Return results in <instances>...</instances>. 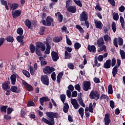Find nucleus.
Wrapping results in <instances>:
<instances>
[{"mask_svg":"<svg viewBox=\"0 0 125 125\" xmlns=\"http://www.w3.org/2000/svg\"><path fill=\"white\" fill-rule=\"evenodd\" d=\"M46 115L48 117V120L44 117L42 118V121L45 124L49 125H54L55 122H54V118L58 119L60 118V114L56 112H46Z\"/></svg>","mask_w":125,"mask_h":125,"instance_id":"nucleus-1","label":"nucleus"},{"mask_svg":"<svg viewBox=\"0 0 125 125\" xmlns=\"http://www.w3.org/2000/svg\"><path fill=\"white\" fill-rule=\"evenodd\" d=\"M89 97L90 99H95L97 101L100 97V94L97 91L93 90L90 93Z\"/></svg>","mask_w":125,"mask_h":125,"instance_id":"nucleus-2","label":"nucleus"},{"mask_svg":"<svg viewBox=\"0 0 125 125\" xmlns=\"http://www.w3.org/2000/svg\"><path fill=\"white\" fill-rule=\"evenodd\" d=\"M87 19H88V14H87V12L83 11L80 14V21L81 22H84V21H87Z\"/></svg>","mask_w":125,"mask_h":125,"instance_id":"nucleus-3","label":"nucleus"},{"mask_svg":"<svg viewBox=\"0 0 125 125\" xmlns=\"http://www.w3.org/2000/svg\"><path fill=\"white\" fill-rule=\"evenodd\" d=\"M42 22L44 26H51V23L53 22V20L50 17H47L46 21L45 20H42Z\"/></svg>","mask_w":125,"mask_h":125,"instance_id":"nucleus-4","label":"nucleus"},{"mask_svg":"<svg viewBox=\"0 0 125 125\" xmlns=\"http://www.w3.org/2000/svg\"><path fill=\"white\" fill-rule=\"evenodd\" d=\"M41 82L45 85L49 84V79L47 75H42L41 78Z\"/></svg>","mask_w":125,"mask_h":125,"instance_id":"nucleus-5","label":"nucleus"},{"mask_svg":"<svg viewBox=\"0 0 125 125\" xmlns=\"http://www.w3.org/2000/svg\"><path fill=\"white\" fill-rule=\"evenodd\" d=\"M54 68L47 66L43 69V72L44 74H46V75H48L47 74H51L52 72H54Z\"/></svg>","mask_w":125,"mask_h":125,"instance_id":"nucleus-6","label":"nucleus"},{"mask_svg":"<svg viewBox=\"0 0 125 125\" xmlns=\"http://www.w3.org/2000/svg\"><path fill=\"white\" fill-rule=\"evenodd\" d=\"M74 86L72 84H70L68 86V90H66V95L69 98H71L72 96V92L74 91Z\"/></svg>","mask_w":125,"mask_h":125,"instance_id":"nucleus-7","label":"nucleus"},{"mask_svg":"<svg viewBox=\"0 0 125 125\" xmlns=\"http://www.w3.org/2000/svg\"><path fill=\"white\" fill-rule=\"evenodd\" d=\"M103 56L102 55H99L97 58V56H96L95 57V61H94V63L95 66L97 67H99L100 66V63H98V62L97 61V59L98 61L100 62H102V61H103Z\"/></svg>","mask_w":125,"mask_h":125,"instance_id":"nucleus-8","label":"nucleus"},{"mask_svg":"<svg viewBox=\"0 0 125 125\" xmlns=\"http://www.w3.org/2000/svg\"><path fill=\"white\" fill-rule=\"evenodd\" d=\"M45 44L42 42H37L36 43V48L40 49L41 51H44L45 50Z\"/></svg>","mask_w":125,"mask_h":125,"instance_id":"nucleus-9","label":"nucleus"},{"mask_svg":"<svg viewBox=\"0 0 125 125\" xmlns=\"http://www.w3.org/2000/svg\"><path fill=\"white\" fill-rule=\"evenodd\" d=\"M83 88L85 91H87L88 89H90V82L88 81H84L83 82Z\"/></svg>","mask_w":125,"mask_h":125,"instance_id":"nucleus-10","label":"nucleus"},{"mask_svg":"<svg viewBox=\"0 0 125 125\" xmlns=\"http://www.w3.org/2000/svg\"><path fill=\"white\" fill-rule=\"evenodd\" d=\"M21 13H22V10H16L12 12V15L13 18H17V17H19L21 15Z\"/></svg>","mask_w":125,"mask_h":125,"instance_id":"nucleus-11","label":"nucleus"},{"mask_svg":"<svg viewBox=\"0 0 125 125\" xmlns=\"http://www.w3.org/2000/svg\"><path fill=\"white\" fill-rule=\"evenodd\" d=\"M71 102L72 105H73L74 108L75 109V110H78L79 108H80V104L78 103V102L77 101V100L71 99Z\"/></svg>","mask_w":125,"mask_h":125,"instance_id":"nucleus-12","label":"nucleus"},{"mask_svg":"<svg viewBox=\"0 0 125 125\" xmlns=\"http://www.w3.org/2000/svg\"><path fill=\"white\" fill-rule=\"evenodd\" d=\"M104 125H109L111 123V120H110V114H106L105 115L104 119Z\"/></svg>","mask_w":125,"mask_h":125,"instance_id":"nucleus-13","label":"nucleus"},{"mask_svg":"<svg viewBox=\"0 0 125 125\" xmlns=\"http://www.w3.org/2000/svg\"><path fill=\"white\" fill-rule=\"evenodd\" d=\"M22 83L25 85V86H26V89L28 90V91H33V90H34L33 86L29 84H28V83L25 82V81H22Z\"/></svg>","mask_w":125,"mask_h":125,"instance_id":"nucleus-14","label":"nucleus"},{"mask_svg":"<svg viewBox=\"0 0 125 125\" xmlns=\"http://www.w3.org/2000/svg\"><path fill=\"white\" fill-rule=\"evenodd\" d=\"M9 83H10L9 81H7L2 84V87L3 90H5V91H7V89H9L10 88V87L8 85Z\"/></svg>","mask_w":125,"mask_h":125,"instance_id":"nucleus-15","label":"nucleus"},{"mask_svg":"<svg viewBox=\"0 0 125 125\" xmlns=\"http://www.w3.org/2000/svg\"><path fill=\"white\" fill-rule=\"evenodd\" d=\"M51 56L53 61H57V60L59 59V56H58V54H57V53L55 51H52L51 52Z\"/></svg>","mask_w":125,"mask_h":125,"instance_id":"nucleus-16","label":"nucleus"},{"mask_svg":"<svg viewBox=\"0 0 125 125\" xmlns=\"http://www.w3.org/2000/svg\"><path fill=\"white\" fill-rule=\"evenodd\" d=\"M67 11L71 13L77 12V7L75 6H70L67 8Z\"/></svg>","mask_w":125,"mask_h":125,"instance_id":"nucleus-17","label":"nucleus"},{"mask_svg":"<svg viewBox=\"0 0 125 125\" xmlns=\"http://www.w3.org/2000/svg\"><path fill=\"white\" fill-rule=\"evenodd\" d=\"M8 5H10V8L12 9V10H14V9H17V8H18L19 7V4L16 3H14L13 4H11V3H8Z\"/></svg>","mask_w":125,"mask_h":125,"instance_id":"nucleus-18","label":"nucleus"},{"mask_svg":"<svg viewBox=\"0 0 125 125\" xmlns=\"http://www.w3.org/2000/svg\"><path fill=\"white\" fill-rule=\"evenodd\" d=\"M10 90L12 92H15V93H19V92H20V89L18 88L16 86H12Z\"/></svg>","mask_w":125,"mask_h":125,"instance_id":"nucleus-19","label":"nucleus"},{"mask_svg":"<svg viewBox=\"0 0 125 125\" xmlns=\"http://www.w3.org/2000/svg\"><path fill=\"white\" fill-rule=\"evenodd\" d=\"M95 24L96 28H97L98 29H102V26H103V24L101 21L95 20Z\"/></svg>","mask_w":125,"mask_h":125,"instance_id":"nucleus-20","label":"nucleus"},{"mask_svg":"<svg viewBox=\"0 0 125 125\" xmlns=\"http://www.w3.org/2000/svg\"><path fill=\"white\" fill-rule=\"evenodd\" d=\"M88 50L90 52H93V53H95L96 52V47L94 45H88L87 47Z\"/></svg>","mask_w":125,"mask_h":125,"instance_id":"nucleus-21","label":"nucleus"},{"mask_svg":"<svg viewBox=\"0 0 125 125\" xmlns=\"http://www.w3.org/2000/svg\"><path fill=\"white\" fill-rule=\"evenodd\" d=\"M104 67L105 69H109L111 67V60H106L105 63L104 64Z\"/></svg>","mask_w":125,"mask_h":125,"instance_id":"nucleus-22","label":"nucleus"},{"mask_svg":"<svg viewBox=\"0 0 125 125\" xmlns=\"http://www.w3.org/2000/svg\"><path fill=\"white\" fill-rule=\"evenodd\" d=\"M49 100H49V99H48V98H47L46 97H43L40 98V102L42 106H43V103L46 102L47 101H49Z\"/></svg>","mask_w":125,"mask_h":125,"instance_id":"nucleus-23","label":"nucleus"},{"mask_svg":"<svg viewBox=\"0 0 125 125\" xmlns=\"http://www.w3.org/2000/svg\"><path fill=\"white\" fill-rule=\"evenodd\" d=\"M12 84L14 85L16 83V74H13L10 77Z\"/></svg>","mask_w":125,"mask_h":125,"instance_id":"nucleus-24","label":"nucleus"},{"mask_svg":"<svg viewBox=\"0 0 125 125\" xmlns=\"http://www.w3.org/2000/svg\"><path fill=\"white\" fill-rule=\"evenodd\" d=\"M99 47H100V46H102L103 44H104V40H103V38H100L97 41V42Z\"/></svg>","mask_w":125,"mask_h":125,"instance_id":"nucleus-25","label":"nucleus"},{"mask_svg":"<svg viewBox=\"0 0 125 125\" xmlns=\"http://www.w3.org/2000/svg\"><path fill=\"white\" fill-rule=\"evenodd\" d=\"M45 44L46 45V49L45 51V54H49V53H50V49L51 48V47L48 43V42H46Z\"/></svg>","mask_w":125,"mask_h":125,"instance_id":"nucleus-26","label":"nucleus"},{"mask_svg":"<svg viewBox=\"0 0 125 125\" xmlns=\"http://www.w3.org/2000/svg\"><path fill=\"white\" fill-rule=\"evenodd\" d=\"M104 40L106 42H111L112 41L111 37L108 34H105L104 36Z\"/></svg>","mask_w":125,"mask_h":125,"instance_id":"nucleus-27","label":"nucleus"},{"mask_svg":"<svg viewBox=\"0 0 125 125\" xmlns=\"http://www.w3.org/2000/svg\"><path fill=\"white\" fill-rule=\"evenodd\" d=\"M55 16H56V17H58L59 22L60 23L63 21V16L61 14V13H60V12H58L57 13L55 14Z\"/></svg>","mask_w":125,"mask_h":125,"instance_id":"nucleus-28","label":"nucleus"},{"mask_svg":"<svg viewBox=\"0 0 125 125\" xmlns=\"http://www.w3.org/2000/svg\"><path fill=\"white\" fill-rule=\"evenodd\" d=\"M63 72H60L57 76V82L58 83H60V82L61 81V79H62V77H63Z\"/></svg>","mask_w":125,"mask_h":125,"instance_id":"nucleus-29","label":"nucleus"},{"mask_svg":"<svg viewBox=\"0 0 125 125\" xmlns=\"http://www.w3.org/2000/svg\"><path fill=\"white\" fill-rule=\"evenodd\" d=\"M79 114L81 115L82 119H83V115L84 114V110L83 107H81L78 110Z\"/></svg>","mask_w":125,"mask_h":125,"instance_id":"nucleus-30","label":"nucleus"},{"mask_svg":"<svg viewBox=\"0 0 125 125\" xmlns=\"http://www.w3.org/2000/svg\"><path fill=\"white\" fill-rule=\"evenodd\" d=\"M78 101L79 102V104H80L81 106L83 107V108H85V104L83 103V100L82 99V97H79L77 99Z\"/></svg>","mask_w":125,"mask_h":125,"instance_id":"nucleus-31","label":"nucleus"},{"mask_svg":"<svg viewBox=\"0 0 125 125\" xmlns=\"http://www.w3.org/2000/svg\"><path fill=\"white\" fill-rule=\"evenodd\" d=\"M118 67H117V65H115L114 66V67L113 68L112 70V75L114 77V78H115V77L116 76V75H117V73H118Z\"/></svg>","mask_w":125,"mask_h":125,"instance_id":"nucleus-32","label":"nucleus"},{"mask_svg":"<svg viewBox=\"0 0 125 125\" xmlns=\"http://www.w3.org/2000/svg\"><path fill=\"white\" fill-rule=\"evenodd\" d=\"M71 56H72V54H71V53H69L67 51H65V54H64L65 59H70L71 58Z\"/></svg>","mask_w":125,"mask_h":125,"instance_id":"nucleus-33","label":"nucleus"},{"mask_svg":"<svg viewBox=\"0 0 125 125\" xmlns=\"http://www.w3.org/2000/svg\"><path fill=\"white\" fill-rule=\"evenodd\" d=\"M120 23H121V26L123 28V29H125V19H124V18L122 16L120 17Z\"/></svg>","mask_w":125,"mask_h":125,"instance_id":"nucleus-34","label":"nucleus"},{"mask_svg":"<svg viewBox=\"0 0 125 125\" xmlns=\"http://www.w3.org/2000/svg\"><path fill=\"white\" fill-rule=\"evenodd\" d=\"M25 25L28 27V29H30L32 26V23H31V21L29 20H26L25 21Z\"/></svg>","mask_w":125,"mask_h":125,"instance_id":"nucleus-35","label":"nucleus"},{"mask_svg":"<svg viewBox=\"0 0 125 125\" xmlns=\"http://www.w3.org/2000/svg\"><path fill=\"white\" fill-rule=\"evenodd\" d=\"M120 54L121 56L122 59L124 60L125 59V51L123 50L120 49Z\"/></svg>","mask_w":125,"mask_h":125,"instance_id":"nucleus-36","label":"nucleus"},{"mask_svg":"<svg viewBox=\"0 0 125 125\" xmlns=\"http://www.w3.org/2000/svg\"><path fill=\"white\" fill-rule=\"evenodd\" d=\"M63 110L64 113H67V112H68V110H69V105L67 104H64V106L63 107Z\"/></svg>","mask_w":125,"mask_h":125,"instance_id":"nucleus-37","label":"nucleus"},{"mask_svg":"<svg viewBox=\"0 0 125 125\" xmlns=\"http://www.w3.org/2000/svg\"><path fill=\"white\" fill-rule=\"evenodd\" d=\"M17 33L19 35H20V36H22L23 35V29H22L21 27L18 28Z\"/></svg>","mask_w":125,"mask_h":125,"instance_id":"nucleus-38","label":"nucleus"},{"mask_svg":"<svg viewBox=\"0 0 125 125\" xmlns=\"http://www.w3.org/2000/svg\"><path fill=\"white\" fill-rule=\"evenodd\" d=\"M108 94H113V87H112V85H109L108 87Z\"/></svg>","mask_w":125,"mask_h":125,"instance_id":"nucleus-39","label":"nucleus"},{"mask_svg":"<svg viewBox=\"0 0 125 125\" xmlns=\"http://www.w3.org/2000/svg\"><path fill=\"white\" fill-rule=\"evenodd\" d=\"M113 17L114 20H115L116 21H118L119 20V14L117 13H114L113 14Z\"/></svg>","mask_w":125,"mask_h":125,"instance_id":"nucleus-40","label":"nucleus"},{"mask_svg":"<svg viewBox=\"0 0 125 125\" xmlns=\"http://www.w3.org/2000/svg\"><path fill=\"white\" fill-rule=\"evenodd\" d=\"M35 50H36V47H35L34 44H31L30 45V51L31 53H35Z\"/></svg>","mask_w":125,"mask_h":125,"instance_id":"nucleus-41","label":"nucleus"},{"mask_svg":"<svg viewBox=\"0 0 125 125\" xmlns=\"http://www.w3.org/2000/svg\"><path fill=\"white\" fill-rule=\"evenodd\" d=\"M116 23L115 22H113L111 27H112V29L114 32V33H115V32H116V31H117V26H116Z\"/></svg>","mask_w":125,"mask_h":125,"instance_id":"nucleus-42","label":"nucleus"},{"mask_svg":"<svg viewBox=\"0 0 125 125\" xmlns=\"http://www.w3.org/2000/svg\"><path fill=\"white\" fill-rule=\"evenodd\" d=\"M106 51V46L105 45H102V47L100 48V49L98 50V52H101V51Z\"/></svg>","mask_w":125,"mask_h":125,"instance_id":"nucleus-43","label":"nucleus"},{"mask_svg":"<svg viewBox=\"0 0 125 125\" xmlns=\"http://www.w3.org/2000/svg\"><path fill=\"white\" fill-rule=\"evenodd\" d=\"M76 28L80 31V33H83V27L79 25H76Z\"/></svg>","mask_w":125,"mask_h":125,"instance_id":"nucleus-44","label":"nucleus"},{"mask_svg":"<svg viewBox=\"0 0 125 125\" xmlns=\"http://www.w3.org/2000/svg\"><path fill=\"white\" fill-rule=\"evenodd\" d=\"M81 46H82V45L79 42H76V43H75L74 44V47H75V49L76 50L79 49L81 47Z\"/></svg>","mask_w":125,"mask_h":125,"instance_id":"nucleus-45","label":"nucleus"},{"mask_svg":"<svg viewBox=\"0 0 125 125\" xmlns=\"http://www.w3.org/2000/svg\"><path fill=\"white\" fill-rule=\"evenodd\" d=\"M6 40L7 42H13L14 41L13 39V38L11 36H9L6 38Z\"/></svg>","mask_w":125,"mask_h":125,"instance_id":"nucleus-46","label":"nucleus"},{"mask_svg":"<svg viewBox=\"0 0 125 125\" xmlns=\"http://www.w3.org/2000/svg\"><path fill=\"white\" fill-rule=\"evenodd\" d=\"M6 109H7V105H3L0 107L1 112H4V113H6Z\"/></svg>","mask_w":125,"mask_h":125,"instance_id":"nucleus-47","label":"nucleus"},{"mask_svg":"<svg viewBox=\"0 0 125 125\" xmlns=\"http://www.w3.org/2000/svg\"><path fill=\"white\" fill-rule=\"evenodd\" d=\"M118 40L119 45H123V44H124V40L121 37H119Z\"/></svg>","mask_w":125,"mask_h":125,"instance_id":"nucleus-48","label":"nucleus"},{"mask_svg":"<svg viewBox=\"0 0 125 125\" xmlns=\"http://www.w3.org/2000/svg\"><path fill=\"white\" fill-rule=\"evenodd\" d=\"M73 0L75 2V3L80 7H82L83 6V4H82V2H81V1L76 0Z\"/></svg>","mask_w":125,"mask_h":125,"instance_id":"nucleus-49","label":"nucleus"},{"mask_svg":"<svg viewBox=\"0 0 125 125\" xmlns=\"http://www.w3.org/2000/svg\"><path fill=\"white\" fill-rule=\"evenodd\" d=\"M23 74L27 78H29L30 77V73L28 72L27 71L24 70L22 71Z\"/></svg>","mask_w":125,"mask_h":125,"instance_id":"nucleus-50","label":"nucleus"},{"mask_svg":"<svg viewBox=\"0 0 125 125\" xmlns=\"http://www.w3.org/2000/svg\"><path fill=\"white\" fill-rule=\"evenodd\" d=\"M62 40V38L55 37L53 39V42H60V41H61Z\"/></svg>","mask_w":125,"mask_h":125,"instance_id":"nucleus-51","label":"nucleus"},{"mask_svg":"<svg viewBox=\"0 0 125 125\" xmlns=\"http://www.w3.org/2000/svg\"><path fill=\"white\" fill-rule=\"evenodd\" d=\"M36 54L38 55V56H42L41 50H40V49H38V48H36Z\"/></svg>","mask_w":125,"mask_h":125,"instance_id":"nucleus-52","label":"nucleus"},{"mask_svg":"<svg viewBox=\"0 0 125 125\" xmlns=\"http://www.w3.org/2000/svg\"><path fill=\"white\" fill-rule=\"evenodd\" d=\"M61 99L63 103L65 102V100H66V95L62 94L61 95Z\"/></svg>","mask_w":125,"mask_h":125,"instance_id":"nucleus-53","label":"nucleus"},{"mask_svg":"<svg viewBox=\"0 0 125 125\" xmlns=\"http://www.w3.org/2000/svg\"><path fill=\"white\" fill-rule=\"evenodd\" d=\"M27 113H26V111H24V110H21V118H25V116H26Z\"/></svg>","mask_w":125,"mask_h":125,"instance_id":"nucleus-54","label":"nucleus"},{"mask_svg":"<svg viewBox=\"0 0 125 125\" xmlns=\"http://www.w3.org/2000/svg\"><path fill=\"white\" fill-rule=\"evenodd\" d=\"M66 36V42L68 45H72V41L70 40L68 38V36L67 35Z\"/></svg>","mask_w":125,"mask_h":125,"instance_id":"nucleus-55","label":"nucleus"},{"mask_svg":"<svg viewBox=\"0 0 125 125\" xmlns=\"http://www.w3.org/2000/svg\"><path fill=\"white\" fill-rule=\"evenodd\" d=\"M75 89H76V90H78V91H79V92H80V91H81V86H80V84H77L75 85Z\"/></svg>","mask_w":125,"mask_h":125,"instance_id":"nucleus-56","label":"nucleus"},{"mask_svg":"<svg viewBox=\"0 0 125 125\" xmlns=\"http://www.w3.org/2000/svg\"><path fill=\"white\" fill-rule=\"evenodd\" d=\"M74 64H73V63H69L68 64V67L70 70H74Z\"/></svg>","mask_w":125,"mask_h":125,"instance_id":"nucleus-57","label":"nucleus"},{"mask_svg":"<svg viewBox=\"0 0 125 125\" xmlns=\"http://www.w3.org/2000/svg\"><path fill=\"white\" fill-rule=\"evenodd\" d=\"M72 97H77L78 96V92L74 91L71 94Z\"/></svg>","mask_w":125,"mask_h":125,"instance_id":"nucleus-58","label":"nucleus"},{"mask_svg":"<svg viewBox=\"0 0 125 125\" xmlns=\"http://www.w3.org/2000/svg\"><path fill=\"white\" fill-rule=\"evenodd\" d=\"M27 106H28V107H31V106H35V103L32 101H29L27 104Z\"/></svg>","mask_w":125,"mask_h":125,"instance_id":"nucleus-59","label":"nucleus"},{"mask_svg":"<svg viewBox=\"0 0 125 125\" xmlns=\"http://www.w3.org/2000/svg\"><path fill=\"white\" fill-rule=\"evenodd\" d=\"M51 78L53 80V81H56V74L55 73V72L52 73L51 75Z\"/></svg>","mask_w":125,"mask_h":125,"instance_id":"nucleus-60","label":"nucleus"},{"mask_svg":"<svg viewBox=\"0 0 125 125\" xmlns=\"http://www.w3.org/2000/svg\"><path fill=\"white\" fill-rule=\"evenodd\" d=\"M43 33H44V27H42L40 28L39 33L40 34V35H43Z\"/></svg>","mask_w":125,"mask_h":125,"instance_id":"nucleus-61","label":"nucleus"},{"mask_svg":"<svg viewBox=\"0 0 125 125\" xmlns=\"http://www.w3.org/2000/svg\"><path fill=\"white\" fill-rule=\"evenodd\" d=\"M62 32H65V33H67V34L69 33V31L67 30V27L65 26H63L62 28Z\"/></svg>","mask_w":125,"mask_h":125,"instance_id":"nucleus-62","label":"nucleus"},{"mask_svg":"<svg viewBox=\"0 0 125 125\" xmlns=\"http://www.w3.org/2000/svg\"><path fill=\"white\" fill-rule=\"evenodd\" d=\"M107 98H108V96H107V95H104V94H102L100 97V99L101 100H102L103 99H107Z\"/></svg>","mask_w":125,"mask_h":125,"instance_id":"nucleus-63","label":"nucleus"},{"mask_svg":"<svg viewBox=\"0 0 125 125\" xmlns=\"http://www.w3.org/2000/svg\"><path fill=\"white\" fill-rule=\"evenodd\" d=\"M94 82L96 83H100V80L99 78L95 77L94 78Z\"/></svg>","mask_w":125,"mask_h":125,"instance_id":"nucleus-64","label":"nucleus"}]
</instances>
